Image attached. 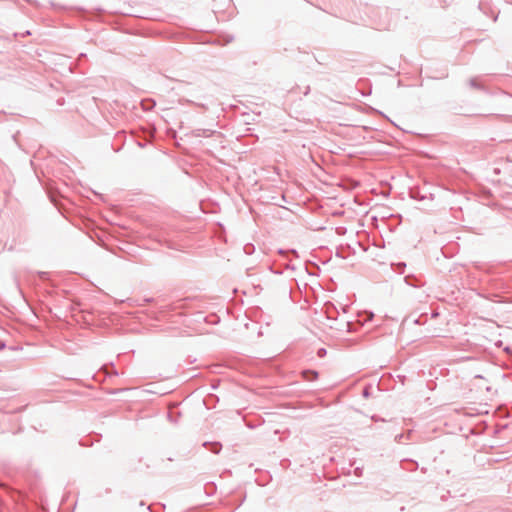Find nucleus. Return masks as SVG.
I'll return each instance as SVG.
<instances>
[{
  "mask_svg": "<svg viewBox=\"0 0 512 512\" xmlns=\"http://www.w3.org/2000/svg\"><path fill=\"white\" fill-rule=\"evenodd\" d=\"M121 13L126 14V15H133L136 17H145L147 14L145 11L137 10L134 8L124 9L121 11Z\"/></svg>",
  "mask_w": 512,
  "mask_h": 512,
  "instance_id": "1",
  "label": "nucleus"
},
{
  "mask_svg": "<svg viewBox=\"0 0 512 512\" xmlns=\"http://www.w3.org/2000/svg\"><path fill=\"white\" fill-rule=\"evenodd\" d=\"M309 374H311L313 376V378H315L317 376V374L315 372H310Z\"/></svg>",
  "mask_w": 512,
  "mask_h": 512,
  "instance_id": "2",
  "label": "nucleus"
}]
</instances>
